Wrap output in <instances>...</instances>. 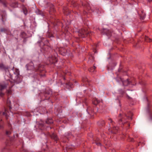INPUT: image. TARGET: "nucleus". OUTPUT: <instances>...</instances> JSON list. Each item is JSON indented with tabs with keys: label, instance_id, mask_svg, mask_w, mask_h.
<instances>
[{
	"label": "nucleus",
	"instance_id": "obj_14",
	"mask_svg": "<svg viewBox=\"0 0 152 152\" xmlns=\"http://www.w3.org/2000/svg\"><path fill=\"white\" fill-rule=\"evenodd\" d=\"M95 143L98 146H101V144L100 143L99 139L96 138L95 140Z\"/></svg>",
	"mask_w": 152,
	"mask_h": 152
},
{
	"label": "nucleus",
	"instance_id": "obj_44",
	"mask_svg": "<svg viewBox=\"0 0 152 152\" xmlns=\"http://www.w3.org/2000/svg\"><path fill=\"white\" fill-rule=\"evenodd\" d=\"M121 114H119V116L120 117V116H121Z\"/></svg>",
	"mask_w": 152,
	"mask_h": 152
},
{
	"label": "nucleus",
	"instance_id": "obj_32",
	"mask_svg": "<svg viewBox=\"0 0 152 152\" xmlns=\"http://www.w3.org/2000/svg\"><path fill=\"white\" fill-rule=\"evenodd\" d=\"M120 93L122 94H124L125 93V92L124 91H122V90H121L120 91Z\"/></svg>",
	"mask_w": 152,
	"mask_h": 152
},
{
	"label": "nucleus",
	"instance_id": "obj_4",
	"mask_svg": "<svg viewBox=\"0 0 152 152\" xmlns=\"http://www.w3.org/2000/svg\"><path fill=\"white\" fill-rule=\"evenodd\" d=\"M88 34V33L87 31L85 29L82 28L79 31L78 35L80 37H84L86 35L87 36Z\"/></svg>",
	"mask_w": 152,
	"mask_h": 152
},
{
	"label": "nucleus",
	"instance_id": "obj_34",
	"mask_svg": "<svg viewBox=\"0 0 152 152\" xmlns=\"http://www.w3.org/2000/svg\"><path fill=\"white\" fill-rule=\"evenodd\" d=\"M108 120L109 121V122L110 123H112L113 122L112 119L110 118H109L108 119Z\"/></svg>",
	"mask_w": 152,
	"mask_h": 152
},
{
	"label": "nucleus",
	"instance_id": "obj_20",
	"mask_svg": "<svg viewBox=\"0 0 152 152\" xmlns=\"http://www.w3.org/2000/svg\"><path fill=\"white\" fill-rule=\"evenodd\" d=\"M145 40L147 42H150L152 41L151 39L149 38L148 37L145 36Z\"/></svg>",
	"mask_w": 152,
	"mask_h": 152
},
{
	"label": "nucleus",
	"instance_id": "obj_11",
	"mask_svg": "<svg viewBox=\"0 0 152 152\" xmlns=\"http://www.w3.org/2000/svg\"><path fill=\"white\" fill-rule=\"evenodd\" d=\"M51 138L54 139L55 141H57L58 140V138L56 134H53L50 136Z\"/></svg>",
	"mask_w": 152,
	"mask_h": 152
},
{
	"label": "nucleus",
	"instance_id": "obj_17",
	"mask_svg": "<svg viewBox=\"0 0 152 152\" xmlns=\"http://www.w3.org/2000/svg\"><path fill=\"white\" fill-rule=\"evenodd\" d=\"M96 68V67L94 66L93 67H91L89 69L88 71L90 72H93L95 70Z\"/></svg>",
	"mask_w": 152,
	"mask_h": 152
},
{
	"label": "nucleus",
	"instance_id": "obj_15",
	"mask_svg": "<svg viewBox=\"0 0 152 152\" xmlns=\"http://www.w3.org/2000/svg\"><path fill=\"white\" fill-rule=\"evenodd\" d=\"M20 36L21 37L25 38L27 37V35L26 33L24 32H21L20 34Z\"/></svg>",
	"mask_w": 152,
	"mask_h": 152
},
{
	"label": "nucleus",
	"instance_id": "obj_28",
	"mask_svg": "<svg viewBox=\"0 0 152 152\" xmlns=\"http://www.w3.org/2000/svg\"><path fill=\"white\" fill-rule=\"evenodd\" d=\"M3 0H0V1L1 2H2V4L4 7H6L7 6V3L5 2H2Z\"/></svg>",
	"mask_w": 152,
	"mask_h": 152
},
{
	"label": "nucleus",
	"instance_id": "obj_35",
	"mask_svg": "<svg viewBox=\"0 0 152 152\" xmlns=\"http://www.w3.org/2000/svg\"><path fill=\"white\" fill-rule=\"evenodd\" d=\"M50 94V92H47V91L46 92V93H45V96H46V95H47V94H48V95H49Z\"/></svg>",
	"mask_w": 152,
	"mask_h": 152
},
{
	"label": "nucleus",
	"instance_id": "obj_29",
	"mask_svg": "<svg viewBox=\"0 0 152 152\" xmlns=\"http://www.w3.org/2000/svg\"><path fill=\"white\" fill-rule=\"evenodd\" d=\"M11 133V131H7L6 132V134L7 135H9Z\"/></svg>",
	"mask_w": 152,
	"mask_h": 152
},
{
	"label": "nucleus",
	"instance_id": "obj_2",
	"mask_svg": "<svg viewBox=\"0 0 152 152\" xmlns=\"http://www.w3.org/2000/svg\"><path fill=\"white\" fill-rule=\"evenodd\" d=\"M122 117L119 121V124H123L124 125H125L128 122L127 120L132 119V114L130 111L127 114L124 113L122 115Z\"/></svg>",
	"mask_w": 152,
	"mask_h": 152
},
{
	"label": "nucleus",
	"instance_id": "obj_8",
	"mask_svg": "<svg viewBox=\"0 0 152 152\" xmlns=\"http://www.w3.org/2000/svg\"><path fill=\"white\" fill-rule=\"evenodd\" d=\"M3 14L1 15V20L3 24H5V22L6 21V14L4 12H3Z\"/></svg>",
	"mask_w": 152,
	"mask_h": 152
},
{
	"label": "nucleus",
	"instance_id": "obj_12",
	"mask_svg": "<svg viewBox=\"0 0 152 152\" xmlns=\"http://www.w3.org/2000/svg\"><path fill=\"white\" fill-rule=\"evenodd\" d=\"M46 36L47 37L50 38L53 37V34L51 32L48 31L46 34Z\"/></svg>",
	"mask_w": 152,
	"mask_h": 152
},
{
	"label": "nucleus",
	"instance_id": "obj_24",
	"mask_svg": "<svg viewBox=\"0 0 152 152\" xmlns=\"http://www.w3.org/2000/svg\"><path fill=\"white\" fill-rule=\"evenodd\" d=\"M0 67L4 68L6 71L8 70V68L4 67L2 64H1L0 65Z\"/></svg>",
	"mask_w": 152,
	"mask_h": 152
},
{
	"label": "nucleus",
	"instance_id": "obj_1",
	"mask_svg": "<svg viewBox=\"0 0 152 152\" xmlns=\"http://www.w3.org/2000/svg\"><path fill=\"white\" fill-rule=\"evenodd\" d=\"M34 64L32 62H30L28 64L26 65L27 69L28 70H34L39 72V75L41 77H44L45 76V71L44 68V66L41 64H39L37 68L34 69L33 66Z\"/></svg>",
	"mask_w": 152,
	"mask_h": 152
},
{
	"label": "nucleus",
	"instance_id": "obj_39",
	"mask_svg": "<svg viewBox=\"0 0 152 152\" xmlns=\"http://www.w3.org/2000/svg\"><path fill=\"white\" fill-rule=\"evenodd\" d=\"M68 11V10H66V12L64 11V14H65L66 15H67L68 14H67V13H66H66H65V12H67V11Z\"/></svg>",
	"mask_w": 152,
	"mask_h": 152
},
{
	"label": "nucleus",
	"instance_id": "obj_22",
	"mask_svg": "<svg viewBox=\"0 0 152 152\" xmlns=\"http://www.w3.org/2000/svg\"><path fill=\"white\" fill-rule=\"evenodd\" d=\"M36 12L37 15H43L42 12L41 11L39 10L38 9L36 10Z\"/></svg>",
	"mask_w": 152,
	"mask_h": 152
},
{
	"label": "nucleus",
	"instance_id": "obj_42",
	"mask_svg": "<svg viewBox=\"0 0 152 152\" xmlns=\"http://www.w3.org/2000/svg\"><path fill=\"white\" fill-rule=\"evenodd\" d=\"M20 1H21L22 2H24V0H20Z\"/></svg>",
	"mask_w": 152,
	"mask_h": 152
},
{
	"label": "nucleus",
	"instance_id": "obj_13",
	"mask_svg": "<svg viewBox=\"0 0 152 152\" xmlns=\"http://www.w3.org/2000/svg\"><path fill=\"white\" fill-rule=\"evenodd\" d=\"M87 111L88 114H90L91 113L94 112V109L90 107H88Z\"/></svg>",
	"mask_w": 152,
	"mask_h": 152
},
{
	"label": "nucleus",
	"instance_id": "obj_27",
	"mask_svg": "<svg viewBox=\"0 0 152 152\" xmlns=\"http://www.w3.org/2000/svg\"><path fill=\"white\" fill-rule=\"evenodd\" d=\"M7 30L6 29L4 28H1L0 30V32H6Z\"/></svg>",
	"mask_w": 152,
	"mask_h": 152
},
{
	"label": "nucleus",
	"instance_id": "obj_26",
	"mask_svg": "<svg viewBox=\"0 0 152 152\" xmlns=\"http://www.w3.org/2000/svg\"><path fill=\"white\" fill-rule=\"evenodd\" d=\"M106 32V34L107 36H111V32L109 30H107Z\"/></svg>",
	"mask_w": 152,
	"mask_h": 152
},
{
	"label": "nucleus",
	"instance_id": "obj_7",
	"mask_svg": "<svg viewBox=\"0 0 152 152\" xmlns=\"http://www.w3.org/2000/svg\"><path fill=\"white\" fill-rule=\"evenodd\" d=\"M121 81L122 82L123 85L124 86H127L129 84H130V82L129 81L128 79H127L126 80H124L123 79L120 78Z\"/></svg>",
	"mask_w": 152,
	"mask_h": 152
},
{
	"label": "nucleus",
	"instance_id": "obj_18",
	"mask_svg": "<svg viewBox=\"0 0 152 152\" xmlns=\"http://www.w3.org/2000/svg\"><path fill=\"white\" fill-rule=\"evenodd\" d=\"M7 86V85L5 84L4 85H2L0 84V90L2 91L3 89L5 88Z\"/></svg>",
	"mask_w": 152,
	"mask_h": 152
},
{
	"label": "nucleus",
	"instance_id": "obj_36",
	"mask_svg": "<svg viewBox=\"0 0 152 152\" xmlns=\"http://www.w3.org/2000/svg\"><path fill=\"white\" fill-rule=\"evenodd\" d=\"M4 95V93L1 92L0 93V96H3Z\"/></svg>",
	"mask_w": 152,
	"mask_h": 152
},
{
	"label": "nucleus",
	"instance_id": "obj_41",
	"mask_svg": "<svg viewBox=\"0 0 152 152\" xmlns=\"http://www.w3.org/2000/svg\"><path fill=\"white\" fill-rule=\"evenodd\" d=\"M148 1L149 2H151L152 1V0H148Z\"/></svg>",
	"mask_w": 152,
	"mask_h": 152
},
{
	"label": "nucleus",
	"instance_id": "obj_45",
	"mask_svg": "<svg viewBox=\"0 0 152 152\" xmlns=\"http://www.w3.org/2000/svg\"><path fill=\"white\" fill-rule=\"evenodd\" d=\"M63 10H65V9L64 8L63 9Z\"/></svg>",
	"mask_w": 152,
	"mask_h": 152
},
{
	"label": "nucleus",
	"instance_id": "obj_33",
	"mask_svg": "<svg viewBox=\"0 0 152 152\" xmlns=\"http://www.w3.org/2000/svg\"><path fill=\"white\" fill-rule=\"evenodd\" d=\"M1 123H2V120H1V122H0V128H2L3 127V126H2V125L1 124Z\"/></svg>",
	"mask_w": 152,
	"mask_h": 152
},
{
	"label": "nucleus",
	"instance_id": "obj_40",
	"mask_svg": "<svg viewBox=\"0 0 152 152\" xmlns=\"http://www.w3.org/2000/svg\"><path fill=\"white\" fill-rule=\"evenodd\" d=\"M127 97L129 99H131L129 96L128 95H127Z\"/></svg>",
	"mask_w": 152,
	"mask_h": 152
},
{
	"label": "nucleus",
	"instance_id": "obj_43",
	"mask_svg": "<svg viewBox=\"0 0 152 152\" xmlns=\"http://www.w3.org/2000/svg\"><path fill=\"white\" fill-rule=\"evenodd\" d=\"M127 125L128 127L129 126H130L129 124V123H127Z\"/></svg>",
	"mask_w": 152,
	"mask_h": 152
},
{
	"label": "nucleus",
	"instance_id": "obj_5",
	"mask_svg": "<svg viewBox=\"0 0 152 152\" xmlns=\"http://www.w3.org/2000/svg\"><path fill=\"white\" fill-rule=\"evenodd\" d=\"M39 43H40V46L41 47V51L43 53H44L45 51H47L48 48V46L45 44H44L42 41H41Z\"/></svg>",
	"mask_w": 152,
	"mask_h": 152
},
{
	"label": "nucleus",
	"instance_id": "obj_37",
	"mask_svg": "<svg viewBox=\"0 0 152 152\" xmlns=\"http://www.w3.org/2000/svg\"><path fill=\"white\" fill-rule=\"evenodd\" d=\"M21 152H28V151L26 150L23 149Z\"/></svg>",
	"mask_w": 152,
	"mask_h": 152
},
{
	"label": "nucleus",
	"instance_id": "obj_10",
	"mask_svg": "<svg viewBox=\"0 0 152 152\" xmlns=\"http://www.w3.org/2000/svg\"><path fill=\"white\" fill-rule=\"evenodd\" d=\"M100 102L99 100L97 99L96 98H94L92 102L93 104L95 105H97Z\"/></svg>",
	"mask_w": 152,
	"mask_h": 152
},
{
	"label": "nucleus",
	"instance_id": "obj_3",
	"mask_svg": "<svg viewBox=\"0 0 152 152\" xmlns=\"http://www.w3.org/2000/svg\"><path fill=\"white\" fill-rule=\"evenodd\" d=\"M15 72L16 73H15V78L13 79V82L9 80L8 83H10L11 85L10 88H11L14 85V83H18L20 82L21 81V78L19 76V71L18 69H15Z\"/></svg>",
	"mask_w": 152,
	"mask_h": 152
},
{
	"label": "nucleus",
	"instance_id": "obj_19",
	"mask_svg": "<svg viewBox=\"0 0 152 152\" xmlns=\"http://www.w3.org/2000/svg\"><path fill=\"white\" fill-rule=\"evenodd\" d=\"M46 123L48 124H51L53 123V121L52 119H48L46 121Z\"/></svg>",
	"mask_w": 152,
	"mask_h": 152
},
{
	"label": "nucleus",
	"instance_id": "obj_25",
	"mask_svg": "<svg viewBox=\"0 0 152 152\" xmlns=\"http://www.w3.org/2000/svg\"><path fill=\"white\" fill-rule=\"evenodd\" d=\"M23 11L25 15H26L28 13V11L27 10V9L26 8H23Z\"/></svg>",
	"mask_w": 152,
	"mask_h": 152
},
{
	"label": "nucleus",
	"instance_id": "obj_23",
	"mask_svg": "<svg viewBox=\"0 0 152 152\" xmlns=\"http://www.w3.org/2000/svg\"><path fill=\"white\" fill-rule=\"evenodd\" d=\"M141 12H142V14H140V17L141 18H142V19H143L145 17V15L144 13H143L142 11Z\"/></svg>",
	"mask_w": 152,
	"mask_h": 152
},
{
	"label": "nucleus",
	"instance_id": "obj_16",
	"mask_svg": "<svg viewBox=\"0 0 152 152\" xmlns=\"http://www.w3.org/2000/svg\"><path fill=\"white\" fill-rule=\"evenodd\" d=\"M82 5L85 6L86 7L87 9L88 10H89L91 9V7L88 4H84V3H82Z\"/></svg>",
	"mask_w": 152,
	"mask_h": 152
},
{
	"label": "nucleus",
	"instance_id": "obj_31",
	"mask_svg": "<svg viewBox=\"0 0 152 152\" xmlns=\"http://www.w3.org/2000/svg\"><path fill=\"white\" fill-rule=\"evenodd\" d=\"M104 109H102V110L101 109V108H100L99 111L100 113H102L104 111Z\"/></svg>",
	"mask_w": 152,
	"mask_h": 152
},
{
	"label": "nucleus",
	"instance_id": "obj_9",
	"mask_svg": "<svg viewBox=\"0 0 152 152\" xmlns=\"http://www.w3.org/2000/svg\"><path fill=\"white\" fill-rule=\"evenodd\" d=\"M119 129L118 127V126H114L112 130L111 131L112 133L115 134L118 131Z\"/></svg>",
	"mask_w": 152,
	"mask_h": 152
},
{
	"label": "nucleus",
	"instance_id": "obj_38",
	"mask_svg": "<svg viewBox=\"0 0 152 152\" xmlns=\"http://www.w3.org/2000/svg\"><path fill=\"white\" fill-rule=\"evenodd\" d=\"M102 125H104L105 124L104 121H102Z\"/></svg>",
	"mask_w": 152,
	"mask_h": 152
},
{
	"label": "nucleus",
	"instance_id": "obj_6",
	"mask_svg": "<svg viewBox=\"0 0 152 152\" xmlns=\"http://www.w3.org/2000/svg\"><path fill=\"white\" fill-rule=\"evenodd\" d=\"M57 58L54 56H52L51 57H49L48 58V61L50 64H52L55 63L57 61Z\"/></svg>",
	"mask_w": 152,
	"mask_h": 152
},
{
	"label": "nucleus",
	"instance_id": "obj_30",
	"mask_svg": "<svg viewBox=\"0 0 152 152\" xmlns=\"http://www.w3.org/2000/svg\"><path fill=\"white\" fill-rule=\"evenodd\" d=\"M3 115H5L6 116H7V110H5V112H3L2 113Z\"/></svg>",
	"mask_w": 152,
	"mask_h": 152
},
{
	"label": "nucleus",
	"instance_id": "obj_21",
	"mask_svg": "<svg viewBox=\"0 0 152 152\" xmlns=\"http://www.w3.org/2000/svg\"><path fill=\"white\" fill-rule=\"evenodd\" d=\"M62 50H63V52L62 53H61V54L62 55H64L65 54V53L66 50L64 49V48H62L60 49L59 50V51L61 53V51H62Z\"/></svg>",
	"mask_w": 152,
	"mask_h": 152
}]
</instances>
